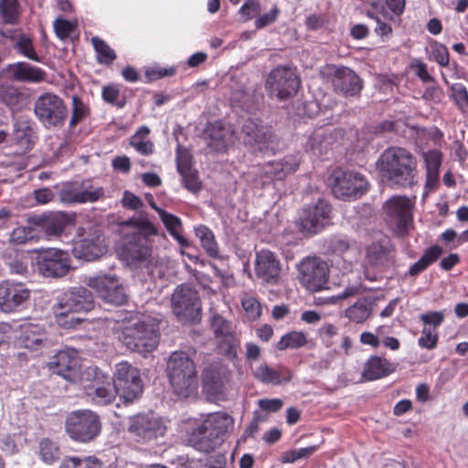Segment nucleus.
Wrapping results in <instances>:
<instances>
[{
	"label": "nucleus",
	"mask_w": 468,
	"mask_h": 468,
	"mask_svg": "<svg viewBox=\"0 0 468 468\" xmlns=\"http://www.w3.org/2000/svg\"><path fill=\"white\" fill-rule=\"evenodd\" d=\"M261 13V4L259 0H245L239 8V14L244 21H249Z\"/></svg>",
	"instance_id": "nucleus-64"
},
{
	"label": "nucleus",
	"mask_w": 468,
	"mask_h": 468,
	"mask_svg": "<svg viewBox=\"0 0 468 468\" xmlns=\"http://www.w3.org/2000/svg\"><path fill=\"white\" fill-rule=\"evenodd\" d=\"M39 456L44 463L51 464L59 459L60 450L56 442L43 439L39 442Z\"/></svg>",
	"instance_id": "nucleus-51"
},
{
	"label": "nucleus",
	"mask_w": 468,
	"mask_h": 468,
	"mask_svg": "<svg viewBox=\"0 0 468 468\" xmlns=\"http://www.w3.org/2000/svg\"><path fill=\"white\" fill-rule=\"evenodd\" d=\"M38 232L36 231L34 224L27 220V226L16 228L10 234V242L16 245L26 244L32 241H38Z\"/></svg>",
	"instance_id": "nucleus-43"
},
{
	"label": "nucleus",
	"mask_w": 468,
	"mask_h": 468,
	"mask_svg": "<svg viewBox=\"0 0 468 468\" xmlns=\"http://www.w3.org/2000/svg\"><path fill=\"white\" fill-rule=\"evenodd\" d=\"M112 381L124 402L131 403L143 393L139 370L126 361L116 364Z\"/></svg>",
	"instance_id": "nucleus-15"
},
{
	"label": "nucleus",
	"mask_w": 468,
	"mask_h": 468,
	"mask_svg": "<svg viewBox=\"0 0 468 468\" xmlns=\"http://www.w3.org/2000/svg\"><path fill=\"white\" fill-rule=\"evenodd\" d=\"M333 194L341 199L359 197L368 189V182L359 172L335 170L330 176Z\"/></svg>",
	"instance_id": "nucleus-13"
},
{
	"label": "nucleus",
	"mask_w": 468,
	"mask_h": 468,
	"mask_svg": "<svg viewBox=\"0 0 468 468\" xmlns=\"http://www.w3.org/2000/svg\"><path fill=\"white\" fill-rule=\"evenodd\" d=\"M210 324L216 339L233 333L230 323L218 314H212Z\"/></svg>",
	"instance_id": "nucleus-58"
},
{
	"label": "nucleus",
	"mask_w": 468,
	"mask_h": 468,
	"mask_svg": "<svg viewBox=\"0 0 468 468\" xmlns=\"http://www.w3.org/2000/svg\"><path fill=\"white\" fill-rule=\"evenodd\" d=\"M452 97L463 114H468V90L462 83H454L451 86Z\"/></svg>",
	"instance_id": "nucleus-55"
},
{
	"label": "nucleus",
	"mask_w": 468,
	"mask_h": 468,
	"mask_svg": "<svg viewBox=\"0 0 468 468\" xmlns=\"http://www.w3.org/2000/svg\"><path fill=\"white\" fill-rule=\"evenodd\" d=\"M171 303L173 313L181 322L191 323L200 318V298L190 284L178 285L172 294Z\"/></svg>",
	"instance_id": "nucleus-11"
},
{
	"label": "nucleus",
	"mask_w": 468,
	"mask_h": 468,
	"mask_svg": "<svg viewBox=\"0 0 468 468\" xmlns=\"http://www.w3.org/2000/svg\"><path fill=\"white\" fill-rule=\"evenodd\" d=\"M84 389H94L92 400L99 405H107L112 403L116 395L119 394L112 378L104 375L99 368L96 377H91V380L80 384Z\"/></svg>",
	"instance_id": "nucleus-25"
},
{
	"label": "nucleus",
	"mask_w": 468,
	"mask_h": 468,
	"mask_svg": "<svg viewBox=\"0 0 468 468\" xmlns=\"http://www.w3.org/2000/svg\"><path fill=\"white\" fill-rule=\"evenodd\" d=\"M217 340V349L218 353L226 356L229 359H235L239 349V340L231 333L218 337Z\"/></svg>",
	"instance_id": "nucleus-46"
},
{
	"label": "nucleus",
	"mask_w": 468,
	"mask_h": 468,
	"mask_svg": "<svg viewBox=\"0 0 468 468\" xmlns=\"http://www.w3.org/2000/svg\"><path fill=\"white\" fill-rule=\"evenodd\" d=\"M27 95L20 88L11 84H0V101L12 111H20L27 103Z\"/></svg>",
	"instance_id": "nucleus-35"
},
{
	"label": "nucleus",
	"mask_w": 468,
	"mask_h": 468,
	"mask_svg": "<svg viewBox=\"0 0 468 468\" xmlns=\"http://www.w3.org/2000/svg\"><path fill=\"white\" fill-rule=\"evenodd\" d=\"M324 247L330 253L342 255L350 249V242L345 236H332L324 240Z\"/></svg>",
	"instance_id": "nucleus-56"
},
{
	"label": "nucleus",
	"mask_w": 468,
	"mask_h": 468,
	"mask_svg": "<svg viewBox=\"0 0 468 468\" xmlns=\"http://www.w3.org/2000/svg\"><path fill=\"white\" fill-rule=\"evenodd\" d=\"M58 198L64 204H80V182L65 184L58 192Z\"/></svg>",
	"instance_id": "nucleus-52"
},
{
	"label": "nucleus",
	"mask_w": 468,
	"mask_h": 468,
	"mask_svg": "<svg viewBox=\"0 0 468 468\" xmlns=\"http://www.w3.org/2000/svg\"><path fill=\"white\" fill-rule=\"evenodd\" d=\"M107 251V245L104 238L98 233L85 237L75 243L72 253L80 260L87 261H94Z\"/></svg>",
	"instance_id": "nucleus-27"
},
{
	"label": "nucleus",
	"mask_w": 468,
	"mask_h": 468,
	"mask_svg": "<svg viewBox=\"0 0 468 468\" xmlns=\"http://www.w3.org/2000/svg\"><path fill=\"white\" fill-rule=\"evenodd\" d=\"M94 306L93 296L85 287H72L63 293L54 310L58 317L69 312H88Z\"/></svg>",
	"instance_id": "nucleus-18"
},
{
	"label": "nucleus",
	"mask_w": 468,
	"mask_h": 468,
	"mask_svg": "<svg viewBox=\"0 0 468 468\" xmlns=\"http://www.w3.org/2000/svg\"><path fill=\"white\" fill-rule=\"evenodd\" d=\"M333 84L335 90L346 96H355L358 94L362 88V80L358 75L352 69L342 67L335 70Z\"/></svg>",
	"instance_id": "nucleus-32"
},
{
	"label": "nucleus",
	"mask_w": 468,
	"mask_h": 468,
	"mask_svg": "<svg viewBox=\"0 0 468 468\" xmlns=\"http://www.w3.org/2000/svg\"><path fill=\"white\" fill-rule=\"evenodd\" d=\"M443 253V250L439 245H432L427 248L420 260L413 263L408 272L407 275L415 277L419 275L420 272L424 271L429 266L437 261L439 258Z\"/></svg>",
	"instance_id": "nucleus-36"
},
{
	"label": "nucleus",
	"mask_w": 468,
	"mask_h": 468,
	"mask_svg": "<svg viewBox=\"0 0 468 468\" xmlns=\"http://www.w3.org/2000/svg\"><path fill=\"white\" fill-rule=\"evenodd\" d=\"M101 461L93 456H66L60 463L59 468H101Z\"/></svg>",
	"instance_id": "nucleus-42"
},
{
	"label": "nucleus",
	"mask_w": 468,
	"mask_h": 468,
	"mask_svg": "<svg viewBox=\"0 0 468 468\" xmlns=\"http://www.w3.org/2000/svg\"><path fill=\"white\" fill-rule=\"evenodd\" d=\"M21 14L22 7L18 0H0V20L4 24H18Z\"/></svg>",
	"instance_id": "nucleus-39"
},
{
	"label": "nucleus",
	"mask_w": 468,
	"mask_h": 468,
	"mask_svg": "<svg viewBox=\"0 0 468 468\" xmlns=\"http://www.w3.org/2000/svg\"><path fill=\"white\" fill-rule=\"evenodd\" d=\"M34 113L46 129L52 130L64 125L68 116V108L59 95L54 92H45L36 99Z\"/></svg>",
	"instance_id": "nucleus-8"
},
{
	"label": "nucleus",
	"mask_w": 468,
	"mask_h": 468,
	"mask_svg": "<svg viewBox=\"0 0 468 468\" xmlns=\"http://www.w3.org/2000/svg\"><path fill=\"white\" fill-rule=\"evenodd\" d=\"M300 161L298 154H291L264 164L260 172L261 184L264 186L285 179L298 169Z\"/></svg>",
	"instance_id": "nucleus-21"
},
{
	"label": "nucleus",
	"mask_w": 468,
	"mask_h": 468,
	"mask_svg": "<svg viewBox=\"0 0 468 468\" xmlns=\"http://www.w3.org/2000/svg\"><path fill=\"white\" fill-rule=\"evenodd\" d=\"M437 343L438 335L436 330L424 326L421 330V336L418 340L419 346L422 348L431 350L436 347Z\"/></svg>",
	"instance_id": "nucleus-62"
},
{
	"label": "nucleus",
	"mask_w": 468,
	"mask_h": 468,
	"mask_svg": "<svg viewBox=\"0 0 468 468\" xmlns=\"http://www.w3.org/2000/svg\"><path fill=\"white\" fill-rule=\"evenodd\" d=\"M300 88V79L295 70L287 66H277L268 74L265 90L271 98L285 101L293 97Z\"/></svg>",
	"instance_id": "nucleus-10"
},
{
	"label": "nucleus",
	"mask_w": 468,
	"mask_h": 468,
	"mask_svg": "<svg viewBox=\"0 0 468 468\" xmlns=\"http://www.w3.org/2000/svg\"><path fill=\"white\" fill-rule=\"evenodd\" d=\"M330 144L328 138L324 130L318 129L314 131L308 138L306 149L313 152L314 154H323L326 153Z\"/></svg>",
	"instance_id": "nucleus-47"
},
{
	"label": "nucleus",
	"mask_w": 468,
	"mask_h": 468,
	"mask_svg": "<svg viewBox=\"0 0 468 468\" xmlns=\"http://www.w3.org/2000/svg\"><path fill=\"white\" fill-rule=\"evenodd\" d=\"M431 57L441 67L449 64V51L445 45L435 40L430 42Z\"/></svg>",
	"instance_id": "nucleus-59"
},
{
	"label": "nucleus",
	"mask_w": 468,
	"mask_h": 468,
	"mask_svg": "<svg viewBox=\"0 0 468 468\" xmlns=\"http://www.w3.org/2000/svg\"><path fill=\"white\" fill-rule=\"evenodd\" d=\"M90 113V106L80 97L73 95L71 98V116L69 122L70 128L89 117Z\"/></svg>",
	"instance_id": "nucleus-44"
},
{
	"label": "nucleus",
	"mask_w": 468,
	"mask_h": 468,
	"mask_svg": "<svg viewBox=\"0 0 468 468\" xmlns=\"http://www.w3.org/2000/svg\"><path fill=\"white\" fill-rule=\"evenodd\" d=\"M159 337L158 320L147 314L131 320L119 336L128 349L144 356L156 348Z\"/></svg>",
	"instance_id": "nucleus-3"
},
{
	"label": "nucleus",
	"mask_w": 468,
	"mask_h": 468,
	"mask_svg": "<svg viewBox=\"0 0 468 468\" xmlns=\"http://www.w3.org/2000/svg\"><path fill=\"white\" fill-rule=\"evenodd\" d=\"M165 372L169 384L178 397L186 399L197 391V367L186 352H173L167 360Z\"/></svg>",
	"instance_id": "nucleus-5"
},
{
	"label": "nucleus",
	"mask_w": 468,
	"mask_h": 468,
	"mask_svg": "<svg viewBox=\"0 0 468 468\" xmlns=\"http://www.w3.org/2000/svg\"><path fill=\"white\" fill-rule=\"evenodd\" d=\"M53 26L57 37L60 39L67 38L76 27L75 23L63 19L61 17H58L57 19H55Z\"/></svg>",
	"instance_id": "nucleus-63"
},
{
	"label": "nucleus",
	"mask_w": 468,
	"mask_h": 468,
	"mask_svg": "<svg viewBox=\"0 0 468 468\" xmlns=\"http://www.w3.org/2000/svg\"><path fill=\"white\" fill-rule=\"evenodd\" d=\"M203 389L213 397L221 395L229 379V371L227 367L216 364L206 367L202 374Z\"/></svg>",
	"instance_id": "nucleus-26"
},
{
	"label": "nucleus",
	"mask_w": 468,
	"mask_h": 468,
	"mask_svg": "<svg viewBox=\"0 0 468 468\" xmlns=\"http://www.w3.org/2000/svg\"><path fill=\"white\" fill-rule=\"evenodd\" d=\"M128 431L138 441H150L162 437L166 425L162 418L153 414H138L130 418Z\"/></svg>",
	"instance_id": "nucleus-19"
},
{
	"label": "nucleus",
	"mask_w": 468,
	"mask_h": 468,
	"mask_svg": "<svg viewBox=\"0 0 468 468\" xmlns=\"http://www.w3.org/2000/svg\"><path fill=\"white\" fill-rule=\"evenodd\" d=\"M331 207L324 199H318L302 208L295 224L303 234L313 236L320 232L331 219Z\"/></svg>",
	"instance_id": "nucleus-14"
},
{
	"label": "nucleus",
	"mask_w": 468,
	"mask_h": 468,
	"mask_svg": "<svg viewBox=\"0 0 468 468\" xmlns=\"http://www.w3.org/2000/svg\"><path fill=\"white\" fill-rule=\"evenodd\" d=\"M83 282L105 303L122 305L126 302L125 289L115 275L89 276Z\"/></svg>",
	"instance_id": "nucleus-16"
},
{
	"label": "nucleus",
	"mask_w": 468,
	"mask_h": 468,
	"mask_svg": "<svg viewBox=\"0 0 468 468\" xmlns=\"http://www.w3.org/2000/svg\"><path fill=\"white\" fill-rule=\"evenodd\" d=\"M150 129L147 126H141L131 137L130 144L136 152L143 155H150L154 151V145L149 139Z\"/></svg>",
	"instance_id": "nucleus-38"
},
{
	"label": "nucleus",
	"mask_w": 468,
	"mask_h": 468,
	"mask_svg": "<svg viewBox=\"0 0 468 468\" xmlns=\"http://www.w3.org/2000/svg\"><path fill=\"white\" fill-rule=\"evenodd\" d=\"M203 136L207 146L216 152L226 151L236 140L234 130L222 122H209L204 130Z\"/></svg>",
	"instance_id": "nucleus-24"
},
{
	"label": "nucleus",
	"mask_w": 468,
	"mask_h": 468,
	"mask_svg": "<svg viewBox=\"0 0 468 468\" xmlns=\"http://www.w3.org/2000/svg\"><path fill=\"white\" fill-rule=\"evenodd\" d=\"M15 48L22 56L36 62H41V58L37 54L32 38L23 33L15 37Z\"/></svg>",
	"instance_id": "nucleus-45"
},
{
	"label": "nucleus",
	"mask_w": 468,
	"mask_h": 468,
	"mask_svg": "<svg viewBox=\"0 0 468 468\" xmlns=\"http://www.w3.org/2000/svg\"><path fill=\"white\" fill-rule=\"evenodd\" d=\"M376 167L382 180L390 186L407 187L417 183L418 161L406 148H387L378 158Z\"/></svg>",
	"instance_id": "nucleus-2"
},
{
	"label": "nucleus",
	"mask_w": 468,
	"mask_h": 468,
	"mask_svg": "<svg viewBox=\"0 0 468 468\" xmlns=\"http://www.w3.org/2000/svg\"><path fill=\"white\" fill-rule=\"evenodd\" d=\"M281 270V261L272 251L261 250L256 253L255 273L264 282L277 284Z\"/></svg>",
	"instance_id": "nucleus-23"
},
{
	"label": "nucleus",
	"mask_w": 468,
	"mask_h": 468,
	"mask_svg": "<svg viewBox=\"0 0 468 468\" xmlns=\"http://www.w3.org/2000/svg\"><path fill=\"white\" fill-rule=\"evenodd\" d=\"M241 305L248 319L254 321L261 315V305L256 297L245 294L241 299Z\"/></svg>",
	"instance_id": "nucleus-57"
},
{
	"label": "nucleus",
	"mask_w": 468,
	"mask_h": 468,
	"mask_svg": "<svg viewBox=\"0 0 468 468\" xmlns=\"http://www.w3.org/2000/svg\"><path fill=\"white\" fill-rule=\"evenodd\" d=\"M162 222L164 223L166 230L169 234L176 239L182 247H186L188 245L187 239L183 237L180 233L182 229V223L179 218L176 216L166 212L165 210L160 211L159 215Z\"/></svg>",
	"instance_id": "nucleus-41"
},
{
	"label": "nucleus",
	"mask_w": 468,
	"mask_h": 468,
	"mask_svg": "<svg viewBox=\"0 0 468 468\" xmlns=\"http://www.w3.org/2000/svg\"><path fill=\"white\" fill-rule=\"evenodd\" d=\"M92 46L96 51V58L100 64H111L116 58V54L110 46L99 37H91Z\"/></svg>",
	"instance_id": "nucleus-49"
},
{
	"label": "nucleus",
	"mask_w": 468,
	"mask_h": 468,
	"mask_svg": "<svg viewBox=\"0 0 468 468\" xmlns=\"http://www.w3.org/2000/svg\"><path fill=\"white\" fill-rule=\"evenodd\" d=\"M297 279L307 290L318 292L328 282L329 267L325 261L316 256L303 258L297 264Z\"/></svg>",
	"instance_id": "nucleus-12"
},
{
	"label": "nucleus",
	"mask_w": 468,
	"mask_h": 468,
	"mask_svg": "<svg viewBox=\"0 0 468 468\" xmlns=\"http://www.w3.org/2000/svg\"><path fill=\"white\" fill-rule=\"evenodd\" d=\"M413 202L405 196H393L382 207L388 228L399 236L408 232L412 223Z\"/></svg>",
	"instance_id": "nucleus-9"
},
{
	"label": "nucleus",
	"mask_w": 468,
	"mask_h": 468,
	"mask_svg": "<svg viewBox=\"0 0 468 468\" xmlns=\"http://www.w3.org/2000/svg\"><path fill=\"white\" fill-rule=\"evenodd\" d=\"M307 343L306 335L301 331H292L284 335L277 343L279 350H285L288 348L296 349L305 346Z\"/></svg>",
	"instance_id": "nucleus-50"
},
{
	"label": "nucleus",
	"mask_w": 468,
	"mask_h": 468,
	"mask_svg": "<svg viewBox=\"0 0 468 468\" xmlns=\"http://www.w3.org/2000/svg\"><path fill=\"white\" fill-rule=\"evenodd\" d=\"M123 241L122 256L129 263L145 267L150 272L157 262L154 252V238L158 235L156 226L147 214L140 213L119 223Z\"/></svg>",
	"instance_id": "nucleus-1"
},
{
	"label": "nucleus",
	"mask_w": 468,
	"mask_h": 468,
	"mask_svg": "<svg viewBox=\"0 0 468 468\" xmlns=\"http://www.w3.org/2000/svg\"><path fill=\"white\" fill-rule=\"evenodd\" d=\"M372 313L371 302L367 298L358 299L353 305L345 311V315L349 321L356 324H362Z\"/></svg>",
	"instance_id": "nucleus-37"
},
{
	"label": "nucleus",
	"mask_w": 468,
	"mask_h": 468,
	"mask_svg": "<svg viewBox=\"0 0 468 468\" xmlns=\"http://www.w3.org/2000/svg\"><path fill=\"white\" fill-rule=\"evenodd\" d=\"M36 265L38 272L48 278H61L70 269L69 254L59 249L48 248L37 251Z\"/></svg>",
	"instance_id": "nucleus-17"
},
{
	"label": "nucleus",
	"mask_w": 468,
	"mask_h": 468,
	"mask_svg": "<svg viewBox=\"0 0 468 468\" xmlns=\"http://www.w3.org/2000/svg\"><path fill=\"white\" fill-rule=\"evenodd\" d=\"M232 426L233 419L228 413L209 414L192 430L188 442L199 452H211L221 444L223 437Z\"/></svg>",
	"instance_id": "nucleus-4"
},
{
	"label": "nucleus",
	"mask_w": 468,
	"mask_h": 468,
	"mask_svg": "<svg viewBox=\"0 0 468 468\" xmlns=\"http://www.w3.org/2000/svg\"><path fill=\"white\" fill-rule=\"evenodd\" d=\"M30 290L21 282L10 281L0 283V310L13 313L23 309L30 298Z\"/></svg>",
	"instance_id": "nucleus-20"
},
{
	"label": "nucleus",
	"mask_w": 468,
	"mask_h": 468,
	"mask_svg": "<svg viewBox=\"0 0 468 468\" xmlns=\"http://www.w3.org/2000/svg\"><path fill=\"white\" fill-rule=\"evenodd\" d=\"M176 168L182 177L184 186L192 193H198L201 190L202 183L197 171L191 165V157L186 151L177 153Z\"/></svg>",
	"instance_id": "nucleus-31"
},
{
	"label": "nucleus",
	"mask_w": 468,
	"mask_h": 468,
	"mask_svg": "<svg viewBox=\"0 0 468 468\" xmlns=\"http://www.w3.org/2000/svg\"><path fill=\"white\" fill-rule=\"evenodd\" d=\"M253 377L262 384L279 386L288 383L292 379L291 370L284 366L271 367L261 363L252 370Z\"/></svg>",
	"instance_id": "nucleus-30"
},
{
	"label": "nucleus",
	"mask_w": 468,
	"mask_h": 468,
	"mask_svg": "<svg viewBox=\"0 0 468 468\" xmlns=\"http://www.w3.org/2000/svg\"><path fill=\"white\" fill-rule=\"evenodd\" d=\"M424 162L426 165V185L432 186L439 178L440 167L441 165V154L439 151L431 150L424 154Z\"/></svg>",
	"instance_id": "nucleus-40"
},
{
	"label": "nucleus",
	"mask_w": 468,
	"mask_h": 468,
	"mask_svg": "<svg viewBox=\"0 0 468 468\" xmlns=\"http://www.w3.org/2000/svg\"><path fill=\"white\" fill-rule=\"evenodd\" d=\"M65 431L72 441L89 443L101 433V422L99 415L90 410H74L66 418Z\"/></svg>",
	"instance_id": "nucleus-7"
},
{
	"label": "nucleus",
	"mask_w": 468,
	"mask_h": 468,
	"mask_svg": "<svg viewBox=\"0 0 468 468\" xmlns=\"http://www.w3.org/2000/svg\"><path fill=\"white\" fill-rule=\"evenodd\" d=\"M20 334L18 344L27 349H37L47 339V333L43 325L31 322L24 323L19 326Z\"/></svg>",
	"instance_id": "nucleus-34"
},
{
	"label": "nucleus",
	"mask_w": 468,
	"mask_h": 468,
	"mask_svg": "<svg viewBox=\"0 0 468 468\" xmlns=\"http://www.w3.org/2000/svg\"><path fill=\"white\" fill-rule=\"evenodd\" d=\"M196 236L200 239L201 245L207 253L213 258L218 257V245L213 232L206 226L200 225L195 229Z\"/></svg>",
	"instance_id": "nucleus-48"
},
{
	"label": "nucleus",
	"mask_w": 468,
	"mask_h": 468,
	"mask_svg": "<svg viewBox=\"0 0 468 468\" xmlns=\"http://www.w3.org/2000/svg\"><path fill=\"white\" fill-rule=\"evenodd\" d=\"M317 450L316 446H309L305 448H299L283 452L282 455V462L283 463H292L297 460L306 458L313 454Z\"/></svg>",
	"instance_id": "nucleus-60"
},
{
	"label": "nucleus",
	"mask_w": 468,
	"mask_h": 468,
	"mask_svg": "<svg viewBox=\"0 0 468 468\" xmlns=\"http://www.w3.org/2000/svg\"><path fill=\"white\" fill-rule=\"evenodd\" d=\"M103 196V187L95 186L90 181L80 182V204L96 202Z\"/></svg>",
	"instance_id": "nucleus-53"
},
{
	"label": "nucleus",
	"mask_w": 468,
	"mask_h": 468,
	"mask_svg": "<svg viewBox=\"0 0 468 468\" xmlns=\"http://www.w3.org/2000/svg\"><path fill=\"white\" fill-rule=\"evenodd\" d=\"M244 142L262 151L271 142L273 134L271 127L248 120L243 125Z\"/></svg>",
	"instance_id": "nucleus-29"
},
{
	"label": "nucleus",
	"mask_w": 468,
	"mask_h": 468,
	"mask_svg": "<svg viewBox=\"0 0 468 468\" xmlns=\"http://www.w3.org/2000/svg\"><path fill=\"white\" fill-rule=\"evenodd\" d=\"M5 71L11 80L19 82L39 83L47 79L44 69L24 61L7 65Z\"/></svg>",
	"instance_id": "nucleus-28"
},
{
	"label": "nucleus",
	"mask_w": 468,
	"mask_h": 468,
	"mask_svg": "<svg viewBox=\"0 0 468 468\" xmlns=\"http://www.w3.org/2000/svg\"><path fill=\"white\" fill-rule=\"evenodd\" d=\"M389 252V242L387 239H383L378 242H373L367 248V257L373 263H378L382 261L388 256Z\"/></svg>",
	"instance_id": "nucleus-54"
},
{
	"label": "nucleus",
	"mask_w": 468,
	"mask_h": 468,
	"mask_svg": "<svg viewBox=\"0 0 468 468\" xmlns=\"http://www.w3.org/2000/svg\"><path fill=\"white\" fill-rule=\"evenodd\" d=\"M69 221L68 216L60 211L43 213L29 218L38 232L39 240L59 236Z\"/></svg>",
	"instance_id": "nucleus-22"
},
{
	"label": "nucleus",
	"mask_w": 468,
	"mask_h": 468,
	"mask_svg": "<svg viewBox=\"0 0 468 468\" xmlns=\"http://www.w3.org/2000/svg\"><path fill=\"white\" fill-rule=\"evenodd\" d=\"M397 365L387 358L372 356L365 363L361 377L372 381L388 376L396 370Z\"/></svg>",
	"instance_id": "nucleus-33"
},
{
	"label": "nucleus",
	"mask_w": 468,
	"mask_h": 468,
	"mask_svg": "<svg viewBox=\"0 0 468 468\" xmlns=\"http://www.w3.org/2000/svg\"><path fill=\"white\" fill-rule=\"evenodd\" d=\"M445 319V311H432L421 314L420 320L424 326L436 330Z\"/></svg>",
	"instance_id": "nucleus-61"
},
{
	"label": "nucleus",
	"mask_w": 468,
	"mask_h": 468,
	"mask_svg": "<svg viewBox=\"0 0 468 468\" xmlns=\"http://www.w3.org/2000/svg\"><path fill=\"white\" fill-rule=\"evenodd\" d=\"M48 368L52 373L62 377L74 384H84L91 380V377L98 374L97 367L82 368L80 357L75 349H64L58 351L48 362Z\"/></svg>",
	"instance_id": "nucleus-6"
}]
</instances>
